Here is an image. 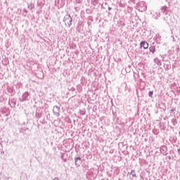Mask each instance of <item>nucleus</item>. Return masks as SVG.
I'll return each instance as SVG.
<instances>
[{
	"label": "nucleus",
	"mask_w": 180,
	"mask_h": 180,
	"mask_svg": "<svg viewBox=\"0 0 180 180\" xmlns=\"http://www.w3.org/2000/svg\"><path fill=\"white\" fill-rule=\"evenodd\" d=\"M63 22L67 27H71V25H72V18H71V15H65L63 18Z\"/></svg>",
	"instance_id": "obj_1"
},
{
	"label": "nucleus",
	"mask_w": 180,
	"mask_h": 180,
	"mask_svg": "<svg viewBox=\"0 0 180 180\" xmlns=\"http://www.w3.org/2000/svg\"><path fill=\"white\" fill-rule=\"evenodd\" d=\"M75 1L77 2V4H81V0H75Z\"/></svg>",
	"instance_id": "obj_16"
},
{
	"label": "nucleus",
	"mask_w": 180,
	"mask_h": 180,
	"mask_svg": "<svg viewBox=\"0 0 180 180\" xmlns=\"http://www.w3.org/2000/svg\"><path fill=\"white\" fill-rule=\"evenodd\" d=\"M140 46L141 47H143L144 50H147V49H148V43L146 41H142L140 43Z\"/></svg>",
	"instance_id": "obj_8"
},
{
	"label": "nucleus",
	"mask_w": 180,
	"mask_h": 180,
	"mask_svg": "<svg viewBox=\"0 0 180 180\" xmlns=\"http://www.w3.org/2000/svg\"><path fill=\"white\" fill-rule=\"evenodd\" d=\"M11 102L14 103V105H15V99H11Z\"/></svg>",
	"instance_id": "obj_17"
},
{
	"label": "nucleus",
	"mask_w": 180,
	"mask_h": 180,
	"mask_svg": "<svg viewBox=\"0 0 180 180\" xmlns=\"http://www.w3.org/2000/svg\"><path fill=\"white\" fill-rule=\"evenodd\" d=\"M150 53H152V54H154L155 53V46H150L149 47Z\"/></svg>",
	"instance_id": "obj_9"
},
{
	"label": "nucleus",
	"mask_w": 180,
	"mask_h": 180,
	"mask_svg": "<svg viewBox=\"0 0 180 180\" xmlns=\"http://www.w3.org/2000/svg\"><path fill=\"white\" fill-rule=\"evenodd\" d=\"M160 11L164 15H168L169 13V7L163 6L160 8Z\"/></svg>",
	"instance_id": "obj_4"
},
{
	"label": "nucleus",
	"mask_w": 180,
	"mask_h": 180,
	"mask_svg": "<svg viewBox=\"0 0 180 180\" xmlns=\"http://www.w3.org/2000/svg\"><path fill=\"white\" fill-rule=\"evenodd\" d=\"M27 8L30 11H32V9H34V4L33 3H30L27 5Z\"/></svg>",
	"instance_id": "obj_10"
},
{
	"label": "nucleus",
	"mask_w": 180,
	"mask_h": 180,
	"mask_svg": "<svg viewBox=\"0 0 180 180\" xmlns=\"http://www.w3.org/2000/svg\"><path fill=\"white\" fill-rule=\"evenodd\" d=\"M129 174H131V175H132V178H134V177L136 176V171H134L133 169L131 171V172Z\"/></svg>",
	"instance_id": "obj_12"
},
{
	"label": "nucleus",
	"mask_w": 180,
	"mask_h": 180,
	"mask_svg": "<svg viewBox=\"0 0 180 180\" xmlns=\"http://www.w3.org/2000/svg\"><path fill=\"white\" fill-rule=\"evenodd\" d=\"M108 11H112V7H108Z\"/></svg>",
	"instance_id": "obj_18"
},
{
	"label": "nucleus",
	"mask_w": 180,
	"mask_h": 180,
	"mask_svg": "<svg viewBox=\"0 0 180 180\" xmlns=\"http://www.w3.org/2000/svg\"><path fill=\"white\" fill-rule=\"evenodd\" d=\"M36 117H37L38 119H40V117H41V112H36Z\"/></svg>",
	"instance_id": "obj_13"
},
{
	"label": "nucleus",
	"mask_w": 180,
	"mask_h": 180,
	"mask_svg": "<svg viewBox=\"0 0 180 180\" xmlns=\"http://www.w3.org/2000/svg\"><path fill=\"white\" fill-rule=\"evenodd\" d=\"M151 15H152L153 18L156 20L158 19V18H160V16H161V13L157 10H153L151 12Z\"/></svg>",
	"instance_id": "obj_5"
},
{
	"label": "nucleus",
	"mask_w": 180,
	"mask_h": 180,
	"mask_svg": "<svg viewBox=\"0 0 180 180\" xmlns=\"http://www.w3.org/2000/svg\"><path fill=\"white\" fill-rule=\"evenodd\" d=\"M154 93L153 92V91H149V93H148V96H150V98H151V96H153V94Z\"/></svg>",
	"instance_id": "obj_14"
},
{
	"label": "nucleus",
	"mask_w": 180,
	"mask_h": 180,
	"mask_svg": "<svg viewBox=\"0 0 180 180\" xmlns=\"http://www.w3.org/2000/svg\"><path fill=\"white\" fill-rule=\"evenodd\" d=\"M154 63H155V64H157L158 65H162L161 60H160V59H158L157 58L154 59Z\"/></svg>",
	"instance_id": "obj_11"
},
{
	"label": "nucleus",
	"mask_w": 180,
	"mask_h": 180,
	"mask_svg": "<svg viewBox=\"0 0 180 180\" xmlns=\"http://www.w3.org/2000/svg\"><path fill=\"white\" fill-rule=\"evenodd\" d=\"M175 110H176V109L175 108H172L171 110H170V112L171 113H172L173 112H175Z\"/></svg>",
	"instance_id": "obj_15"
},
{
	"label": "nucleus",
	"mask_w": 180,
	"mask_h": 180,
	"mask_svg": "<svg viewBox=\"0 0 180 180\" xmlns=\"http://www.w3.org/2000/svg\"><path fill=\"white\" fill-rule=\"evenodd\" d=\"M57 179V178H55L54 180Z\"/></svg>",
	"instance_id": "obj_21"
},
{
	"label": "nucleus",
	"mask_w": 180,
	"mask_h": 180,
	"mask_svg": "<svg viewBox=\"0 0 180 180\" xmlns=\"http://www.w3.org/2000/svg\"><path fill=\"white\" fill-rule=\"evenodd\" d=\"M30 93L29 91H25L22 95L21 98H20V102H26V101H30Z\"/></svg>",
	"instance_id": "obj_3"
},
{
	"label": "nucleus",
	"mask_w": 180,
	"mask_h": 180,
	"mask_svg": "<svg viewBox=\"0 0 180 180\" xmlns=\"http://www.w3.org/2000/svg\"><path fill=\"white\" fill-rule=\"evenodd\" d=\"M75 164L76 167H79V165L82 164V160L79 157L75 158Z\"/></svg>",
	"instance_id": "obj_7"
},
{
	"label": "nucleus",
	"mask_w": 180,
	"mask_h": 180,
	"mask_svg": "<svg viewBox=\"0 0 180 180\" xmlns=\"http://www.w3.org/2000/svg\"><path fill=\"white\" fill-rule=\"evenodd\" d=\"M138 11H139V12H146V11H147V4H146V2L141 1L139 3Z\"/></svg>",
	"instance_id": "obj_2"
},
{
	"label": "nucleus",
	"mask_w": 180,
	"mask_h": 180,
	"mask_svg": "<svg viewBox=\"0 0 180 180\" xmlns=\"http://www.w3.org/2000/svg\"><path fill=\"white\" fill-rule=\"evenodd\" d=\"M53 112L55 116H57L58 117V116H60V107L57 105L53 106Z\"/></svg>",
	"instance_id": "obj_6"
},
{
	"label": "nucleus",
	"mask_w": 180,
	"mask_h": 180,
	"mask_svg": "<svg viewBox=\"0 0 180 180\" xmlns=\"http://www.w3.org/2000/svg\"><path fill=\"white\" fill-rule=\"evenodd\" d=\"M23 124H26V123H25V122H23Z\"/></svg>",
	"instance_id": "obj_20"
},
{
	"label": "nucleus",
	"mask_w": 180,
	"mask_h": 180,
	"mask_svg": "<svg viewBox=\"0 0 180 180\" xmlns=\"http://www.w3.org/2000/svg\"><path fill=\"white\" fill-rule=\"evenodd\" d=\"M24 12H25V13H27V10L24 9Z\"/></svg>",
	"instance_id": "obj_19"
}]
</instances>
